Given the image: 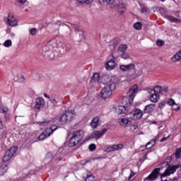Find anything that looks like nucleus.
I'll return each instance as SVG.
<instances>
[{
  "mask_svg": "<svg viewBox=\"0 0 181 181\" xmlns=\"http://www.w3.org/2000/svg\"><path fill=\"white\" fill-rule=\"evenodd\" d=\"M76 119V112L74 110H66L65 113L62 114L61 116H56L54 118V122L59 121L62 125H66L69 122H71Z\"/></svg>",
  "mask_w": 181,
  "mask_h": 181,
  "instance_id": "nucleus-1",
  "label": "nucleus"
},
{
  "mask_svg": "<svg viewBox=\"0 0 181 181\" xmlns=\"http://www.w3.org/2000/svg\"><path fill=\"white\" fill-rule=\"evenodd\" d=\"M57 47V41L51 40L47 42L45 47H42L41 52L42 56H49V53H52L54 49Z\"/></svg>",
  "mask_w": 181,
  "mask_h": 181,
  "instance_id": "nucleus-2",
  "label": "nucleus"
},
{
  "mask_svg": "<svg viewBox=\"0 0 181 181\" xmlns=\"http://www.w3.org/2000/svg\"><path fill=\"white\" fill-rule=\"evenodd\" d=\"M115 90V83H110L109 86H105L100 92V97L102 98H108L111 97L112 91Z\"/></svg>",
  "mask_w": 181,
  "mask_h": 181,
  "instance_id": "nucleus-3",
  "label": "nucleus"
},
{
  "mask_svg": "<svg viewBox=\"0 0 181 181\" xmlns=\"http://www.w3.org/2000/svg\"><path fill=\"white\" fill-rule=\"evenodd\" d=\"M18 148L15 146L11 147L8 151H6L4 156L3 157L4 162H8L12 159V157L16 153Z\"/></svg>",
  "mask_w": 181,
  "mask_h": 181,
  "instance_id": "nucleus-4",
  "label": "nucleus"
},
{
  "mask_svg": "<svg viewBox=\"0 0 181 181\" xmlns=\"http://www.w3.org/2000/svg\"><path fill=\"white\" fill-rule=\"evenodd\" d=\"M179 168L177 165H168L166 170L163 173L160 175L161 177H165L166 176H170V175H173L176 170Z\"/></svg>",
  "mask_w": 181,
  "mask_h": 181,
  "instance_id": "nucleus-5",
  "label": "nucleus"
},
{
  "mask_svg": "<svg viewBox=\"0 0 181 181\" xmlns=\"http://www.w3.org/2000/svg\"><path fill=\"white\" fill-rule=\"evenodd\" d=\"M144 115V112L139 109H135L129 113V117L132 119H141Z\"/></svg>",
  "mask_w": 181,
  "mask_h": 181,
  "instance_id": "nucleus-6",
  "label": "nucleus"
},
{
  "mask_svg": "<svg viewBox=\"0 0 181 181\" xmlns=\"http://www.w3.org/2000/svg\"><path fill=\"white\" fill-rule=\"evenodd\" d=\"M106 132V128L103 129L102 131L95 130L89 136V139H100Z\"/></svg>",
  "mask_w": 181,
  "mask_h": 181,
  "instance_id": "nucleus-7",
  "label": "nucleus"
},
{
  "mask_svg": "<svg viewBox=\"0 0 181 181\" xmlns=\"http://www.w3.org/2000/svg\"><path fill=\"white\" fill-rule=\"evenodd\" d=\"M136 93H138V85H134L129 88L127 95L130 100H134Z\"/></svg>",
  "mask_w": 181,
  "mask_h": 181,
  "instance_id": "nucleus-8",
  "label": "nucleus"
},
{
  "mask_svg": "<svg viewBox=\"0 0 181 181\" xmlns=\"http://www.w3.org/2000/svg\"><path fill=\"white\" fill-rule=\"evenodd\" d=\"M7 23L11 27L16 26V25H18V20L15 18L13 13H8Z\"/></svg>",
  "mask_w": 181,
  "mask_h": 181,
  "instance_id": "nucleus-9",
  "label": "nucleus"
},
{
  "mask_svg": "<svg viewBox=\"0 0 181 181\" xmlns=\"http://www.w3.org/2000/svg\"><path fill=\"white\" fill-rule=\"evenodd\" d=\"M101 83L106 84V86H110V84H115L112 82V76L110 75H105L101 78Z\"/></svg>",
  "mask_w": 181,
  "mask_h": 181,
  "instance_id": "nucleus-10",
  "label": "nucleus"
},
{
  "mask_svg": "<svg viewBox=\"0 0 181 181\" xmlns=\"http://www.w3.org/2000/svg\"><path fill=\"white\" fill-rule=\"evenodd\" d=\"M117 67V63L115 61L110 60L105 64V68L107 71H111V70H114Z\"/></svg>",
  "mask_w": 181,
  "mask_h": 181,
  "instance_id": "nucleus-11",
  "label": "nucleus"
},
{
  "mask_svg": "<svg viewBox=\"0 0 181 181\" xmlns=\"http://www.w3.org/2000/svg\"><path fill=\"white\" fill-rule=\"evenodd\" d=\"M119 70H121V71H131V70H135V64L120 65Z\"/></svg>",
  "mask_w": 181,
  "mask_h": 181,
  "instance_id": "nucleus-12",
  "label": "nucleus"
},
{
  "mask_svg": "<svg viewBox=\"0 0 181 181\" xmlns=\"http://www.w3.org/2000/svg\"><path fill=\"white\" fill-rule=\"evenodd\" d=\"M155 108H156V104L151 103L145 107L144 112V114H151V112L155 111Z\"/></svg>",
  "mask_w": 181,
  "mask_h": 181,
  "instance_id": "nucleus-13",
  "label": "nucleus"
},
{
  "mask_svg": "<svg viewBox=\"0 0 181 181\" xmlns=\"http://www.w3.org/2000/svg\"><path fill=\"white\" fill-rule=\"evenodd\" d=\"M73 136L80 142L84 138V131L78 130L73 133Z\"/></svg>",
  "mask_w": 181,
  "mask_h": 181,
  "instance_id": "nucleus-14",
  "label": "nucleus"
},
{
  "mask_svg": "<svg viewBox=\"0 0 181 181\" xmlns=\"http://www.w3.org/2000/svg\"><path fill=\"white\" fill-rule=\"evenodd\" d=\"M58 56L59 52H57L54 49H52V52H51V53H49L48 56H44V57H46L47 59H50V60H54L55 59H57Z\"/></svg>",
  "mask_w": 181,
  "mask_h": 181,
  "instance_id": "nucleus-15",
  "label": "nucleus"
},
{
  "mask_svg": "<svg viewBox=\"0 0 181 181\" xmlns=\"http://www.w3.org/2000/svg\"><path fill=\"white\" fill-rule=\"evenodd\" d=\"M100 125V117H94L90 123V127L93 129L97 128Z\"/></svg>",
  "mask_w": 181,
  "mask_h": 181,
  "instance_id": "nucleus-16",
  "label": "nucleus"
},
{
  "mask_svg": "<svg viewBox=\"0 0 181 181\" xmlns=\"http://www.w3.org/2000/svg\"><path fill=\"white\" fill-rule=\"evenodd\" d=\"M180 60H181V50L177 52L171 58V62H173V63H177V62H180Z\"/></svg>",
  "mask_w": 181,
  "mask_h": 181,
  "instance_id": "nucleus-17",
  "label": "nucleus"
},
{
  "mask_svg": "<svg viewBox=\"0 0 181 181\" xmlns=\"http://www.w3.org/2000/svg\"><path fill=\"white\" fill-rule=\"evenodd\" d=\"M90 83H97L98 84H100L101 83V78L100 77L99 74H94L93 76V78L90 80Z\"/></svg>",
  "mask_w": 181,
  "mask_h": 181,
  "instance_id": "nucleus-18",
  "label": "nucleus"
},
{
  "mask_svg": "<svg viewBox=\"0 0 181 181\" xmlns=\"http://www.w3.org/2000/svg\"><path fill=\"white\" fill-rule=\"evenodd\" d=\"M159 175V172L158 170L153 171L148 177V180H156V177Z\"/></svg>",
  "mask_w": 181,
  "mask_h": 181,
  "instance_id": "nucleus-19",
  "label": "nucleus"
},
{
  "mask_svg": "<svg viewBox=\"0 0 181 181\" xmlns=\"http://www.w3.org/2000/svg\"><path fill=\"white\" fill-rule=\"evenodd\" d=\"M160 97V95L159 94L153 92L150 95V101H151V103H158V101H159Z\"/></svg>",
  "mask_w": 181,
  "mask_h": 181,
  "instance_id": "nucleus-20",
  "label": "nucleus"
},
{
  "mask_svg": "<svg viewBox=\"0 0 181 181\" xmlns=\"http://www.w3.org/2000/svg\"><path fill=\"white\" fill-rule=\"evenodd\" d=\"M43 105H45V100L41 98H37L35 105L36 108L39 110L40 109V107H43Z\"/></svg>",
  "mask_w": 181,
  "mask_h": 181,
  "instance_id": "nucleus-21",
  "label": "nucleus"
},
{
  "mask_svg": "<svg viewBox=\"0 0 181 181\" xmlns=\"http://www.w3.org/2000/svg\"><path fill=\"white\" fill-rule=\"evenodd\" d=\"M166 19L170 21V22H173L174 23H181V19L171 16H166Z\"/></svg>",
  "mask_w": 181,
  "mask_h": 181,
  "instance_id": "nucleus-22",
  "label": "nucleus"
},
{
  "mask_svg": "<svg viewBox=\"0 0 181 181\" xmlns=\"http://www.w3.org/2000/svg\"><path fill=\"white\" fill-rule=\"evenodd\" d=\"M80 141H78V139L73 136L71 139L69 140V145L71 147L76 146V145L78 144Z\"/></svg>",
  "mask_w": 181,
  "mask_h": 181,
  "instance_id": "nucleus-23",
  "label": "nucleus"
},
{
  "mask_svg": "<svg viewBox=\"0 0 181 181\" xmlns=\"http://www.w3.org/2000/svg\"><path fill=\"white\" fill-rule=\"evenodd\" d=\"M117 10L120 15H124V13H125V11L127 10V7L125 6V4H120L117 5Z\"/></svg>",
  "mask_w": 181,
  "mask_h": 181,
  "instance_id": "nucleus-24",
  "label": "nucleus"
},
{
  "mask_svg": "<svg viewBox=\"0 0 181 181\" xmlns=\"http://www.w3.org/2000/svg\"><path fill=\"white\" fill-rule=\"evenodd\" d=\"M47 130L45 129L39 136V140L40 141H43L46 139V138H49L50 136V134H49V132H47Z\"/></svg>",
  "mask_w": 181,
  "mask_h": 181,
  "instance_id": "nucleus-25",
  "label": "nucleus"
},
{
  "mask_svg": "<svg viewBox=\"0 0 181 181\" xmlns=\"http://www.w3.org/2000/svg\"><path fill=\"white\" fill-rule=\"evenodd\" d=\"M148 93H154L156 94H160L162 93V88L160 86H156L153 90L150 89L148 90Z\"/></svg>",
  "mask_w": 181,
  "mask_h": 181,
  "instance_id": "nucleus-26",
  "label": "nucleus"
},
{
  "mask_svg": "<svg viewBox=\"0 0 181 181\" xmlns=\"http://www.w3.org/2000/svg\"><path fill=\"white\" fill-rule=\"evenodd\" d=\"M116 111L119 115L125 114V112H127V107L125 106H119L116 109Z\"/></svg>",
  "mask_w": 181,
  "mask_h": 181,
  "instance_id": "nucleus-27",
  "label": "nucleus"
},
{
  "mask_svg": "<svg viewBox=\"0 0 181 181\" xmlns=\"http://www.w3.org/2000/svg\"><path fill=\"white\" fill-rule=\"evenodd\" d=\"M8 171V165L6 164H3L0 166V176H2L4 173Z\"/></svg>",
  "mask_w": 181,
  "mask_h": 181,
  "instance_id": "nucleus-28",
  "label": "nucleus"
},
{
  "mask_svg": "<svg viewBox=\"0 0 181 181\" xmlns=\"http://www.w3.org/2000/svg\"><path fill=\"white\" fill-rule=\"evenodd\" d=\"M156 144V140H151L146 145V149H151V148H153Z\"/></svg>",
  "mask_w": 181,
  "mask_h": 181,
  "instance_id": "nucleus-29",
  "label": "nucleus"
},
{
  "mask_svg": "<svg viewBox=\"0 0 181 181\" xmlns=\"http://www.w3.org/2000/svg\"><path fill=\"white\" fill-rule=\"evenodd\" d=\"M59 128L57 125H52L49 129H46L47 132L49 133V135H52L54 131H56Z\"/></svg>",
  "mask_w": 181,
  "mask_h": 181,
  "instance_id": "nucleus-30",
  "label": "nucleus"
},
{
  "mask_svg": "<svg viewBox=\"0 0 181 181\" xmlns=\"http://www.w3.org/2000/svg\"><path fill=\"white\" fill-rule=\"evenodd\" d=\"M129 122V120H128V119L127 118H123L119 120V124L122 126L128 125Z\"/></svg>",
  "mask_w": 181,
  "mask_h": 181,
  "instance_id": "nucleus-31",
  "label": "nucleus"
},
{
  "mask_svg": "<svg viewBox=\"0 0 181 181\" xmlns=\"http://www.w3.org/2000/svg\"><path fill=\"white\" fill-rule=\"evenodd\" d=\"M128 49V46L127 45H121L118 47L119 52H122V53L125 52V51Z\"/></svg>",
  "mask_w": 181,
  "mask_h": 181,
  "instance_id": "nucleus-32",
  "label": "nucleus"
},
{
  "mask_svg": "<svg viewBox=\"0 0 181 181\" xmlns=\"http://www.w3.org/2000/svg\"><path fill=\"white\" fill-rule=\"evenodd\" d=\"M134 28L136 29V30H141L142 29V23L137 22L134 23Z\"/></svg>",
  "mask_w": 181,
  "mask_h": 181,
  "instance_id": "nucleus-33",
  "label": "nucleus"
},
{
  "mask_svg": "<svg viewBox=\"0 0 181 181\" xmlns=\"http://www.w3.org/2000/svg\"><path fill=\"white\" fill-rule=\"evenodd\" d=\"M168 105H171L173 107H175H175H177V104H176V102H175V100H173V99H169L168 100Z\"/></svg>",
  "mask_w": 181,
  "mask_h": 181,
  "instance_id": "nucleus-34",
  "label": "nucleus"
},
{
  "mask_svg": "<svg viewBox=\"0 0 181 181\" xmlns=\"http://www.w3.org/2000/svg\"><path fill=\"white\" fill-rule=\"evenodd\" d=\"M4 46H5V47H11V46H12V40H6L4 43Z\"/></svg>",
  "mask_w": 181,
  "mask_h": 181,
  "instance_id": "nucleus-35",
  "label": "nucleus"
},
{
  "mask_svg": "<svg viewBox=\"0 0 181 181\" xmlns=\"http://www.w3.org/2000/svg\"><path fill=\"white\" fill-rule=\"evenodd\" d=\"M113 146L115 148V151H119V149H122V148H124V144H115Z\"/></svg>",
  "mask_w": 181,
  "mask_h": 181,
  "instance_id": "nucleus-36",
  "label": "nucleus"
},
{
  "mask_svg": "<svg viewBox=\"0 0 181 181\" xmlns=\"http://www.w3.org/2000/svg\"><path fill=\"white\" fill-rule=\"evenodd\" d=\"M37 33V30L36 28H31L30 30V35H32V36H35Z\"/></svg>",
  "mask_w": 181,
  "mask_h": 181,
  "instance_id": "nucleus-37",
  "label": "nucleus"
},
{
  "mask_svg": "<svg viewBox=\"0 0 181 181\" xmlns=\"http://www.w3.org/2000/svg\"><path fill=\"white\" fill-rule=\"evenodd\" d=\"M78 2H79V4H91L93 0H78Z\"/></svg>",
  "mask_w": 181,
  "mask_h": 181,
  "instance_id": "nucleus-38",
  "label": "nucleus"
},
{
  "mask_svg": "<svg viewBox=\"0 0 181 181\" xmlns=\"http://www.w3.org/2000/svg\"><path fill=\"white\" fill-rule=\"evenodd\" d=\"M115 148L113 145L111 147L107 148L105 152H115Z\"/></svg>",
  "mask_w": 181,
  "mask_h": 181,
  "instance_id": "nucleus-39",
  "label": "nucleus"
},
{
  "mask_svg": "<svg viewBox=\"0 0 181 181\" xmlns=\"http://www.w3.org/2000/svg\"><path fill=\"white\" fill-rule=\"evenodd\" d=\"M86 181H95V178L93 175H88Z\"/></svg>",
  "mask_w": 181,
  "mask_h": 181,
  "instance_id": "nucleus-40",
  "label": "nucleus"
},
{
  "mask_svg": "<svg viewBox=\"0 0 181 181\" xmlns=\"http://www.w3.org/2000/svg\"><path fill=\"white\" fill-rule=\"evenodd\" d=\"M122 59H124V60H127V59H129V55L127 52H123L122 54Z\"/></svg>",
  "mask_w": 181,
  "mask_h": 181,
  "instance_id": "nucleus-41",
  "label": "nucleus"
},
{
  "mask_svg": "<svg viewBox=\"0 0 181 181\" xmlns=\"http://www.w3.org/2000/svg\"><path fill=\"white\" fill-rule=\"evenodd\" d=\"M37 124H38L40 127H46V125H47L49 123L47 122H38Z\"/></svg>",
  "mask_w": 181,
  "mask_h": 181,
  "instance_id": "nucleus-42",
  "label": "nucleus"
},
{
  "mask_svg": "<svg viewBox=\"0 0 181 181\" xmlns=\"http://www.w3.org/2000/svg\"><path fill=\"white\" fill-rule=\"evenodd\" d=\"M156 45L157 46H163V45H165V42H163V40H157L156 41Z\"/></svg>",
  "mask_w": 181,
  "mask_h": 181,
  "instance_id": "nucleus-43",
  "label": "nucleus"
},
{
  "mask_svg": "<svg viewBox=\"0 0 181 181\" xmlns=\"http://www.w3.org/2000/svg\"><path fill=\"white\" fill-rule=\"evenodd\" d=\"M137 129H138V125L134 124L130 128V132H134V131H135Z\"/></svg>",
  "mask_w": 181,
  "mask_h": 181,
  "instance_id": "nucleus-44",
  "label": "nucleus"
},
{
  "mask_svg": "<svg viewBox=\"0 0 181 181\" xmlns=\"http://www.w3.org/2000/svg\"><path fill=\"white\" fill-rule=\"evenodd\" d=\"M74 30L75 32H80V35H81V36H84L83 33L81 31V29H80V28L74 27Z\"/></svg>",
  "mask_w": 181,
  "mask_h": 181,
  "instance_id": "nucleus-45",
  "label": "nucleus"
},
{
  "mask_svg": "<svg viewBox=\"0 0 181 181\" xmlns=\"http://www.w3.org/2000/svg\"><path fill=\"white\" fill-rule=\"evenodd\" d=\"M97 148V146H95V144H92L89 146V149L90 151H95V148Z\"/></svg>",
  "mask_w": 181,
  "mask_h": 181,
  "instance_id": "nucleus-46",
  "label": "nucleus"
},
{
  "mask_svg": "<svg viewBox=\"0 0 181 181\" xmlns=\"http://www.w3.org/2000/svg\"><path fill=\"white\" fill-rule=\"evenodd\" d=\"M107 4H109V5H114L115 4V0H105Z\"/></svg>",
  "mask_w": 181,
  "mask_h": 181,
  "instance_id": "nucleus-47",
  "label": "nucleus"
},
{
  "mask_svg": "<svg viewBox=\"0 0 181 181\" xmlns=\"http://www.w3.org/2000/svg\"><path fill=\"white\" fill-rule=\"evenodd\" d=\"M18 81L20 83H23V81H25V76H23V75H21L18 79Z\"/></svg>",
  "mask_w": 181,
  "mask_h": 181,
  "instance_id": "nucleus-48",
  "label": "nucleus"
},
{
  "mask_svg": "<svg viewBox=\"0 0 181 181\" xmlns=\"http://www.w3.org/2000/svg\"><path fill=\"white\" fill-rule=\"evenodd\" d=\"M1 111H2V112H4V114H6V112H8V107H1Z\"/></svg>",
  "mask_w": 181,
  "mask_h": 181,
  "instance_id": "nucleus-49",
  "label": "nucleus"
},
{
  "mask_svg": "<svg viewBox=\"0 0 181 181\" xmlns=\"http://www.w3.org/2000/svg\"><path fill=\"white\" fill-rule=\"evenodd\" d=\"M134 176H135V173H134V172H131V174L129 175V178H128V180H131V179H132V177H134Z\"/></svg>",
  "mask_w": 181,
  "mask_h": 181,
  "instance_id": "nucleus-50",
  "label": "nucleus"
},
{
  "mask_svg": "<svg viewBox=\"0 0 181 181\" xmlns=\"http://www.w3.org/2000/svg\"><path fill=\"white\" fill-rule=\"evenodd\" d=\"M49 101H51V103L52 104H54V105H57V102L56 101V99H50Z\"/></svg>",
  "mask_w": 181,
  "mask_h": 181,
  "instance_id": "nucleus-51",
  "label": "nucleus"
},
{
  "mask_svg": "<svg viewBox=\"0 0 181 181\" xmlns=\"http://www.w3.org/2000/svg\"><path fill=\"white\" fill-rule=\"evenodd\" d=\"M158 107L159 108H160V110H162L163 108L165 107V104L163 103H159Z\"/></svg>",
  "mask_w": 181,
  "mask_h": 181,
  "instance_id": "nucleus-52",
  "label": "nucleus"
},
{
  "mask_svg": "<svg viewBox=\"0 0 181 181\" xmlns=\"http://www.w3.org/2000/svg\"><path fill=\"white\" fill-rule=\"evenodd\" d=\"M173 111H179L180 110V107L177 106V107H173Z\"/></svg>",
  "mask_w": 181,
  "mask_h": 181,
  "instance_id": "nucleus-53",
  "label": "nucleus"
},
{
  "mask_svg": "<svg viewBox=\"0 0 181 181\" xmlns=\"http://www.w3.org/2000/svg\"><path fill=\"white\" fill-rule=\"evenodd\" d=\"M0 129H4V124L2 123V120L0 119Z\"/></svg>",
  "mask_w": 181,
  "mask_h": 181,
  "instance_id": "nucleus-54",
  "label": "nucleus"
},
{
  "mask_svg": "<svg viewBox=\"0 0 181 181\" xmlns=\"http://www.w3.org/2000/svg\"><path fill=\"white\" fill-rule=\"evenodd\" d=\"M168 138H169V136L168 137H164L163 139H160V142H165V141H166L168 139Z\"/></svg>",
  "mask_w": 181,
  "mask_h": 181,
  "instance_id": "nucleus-55",
  "label": "nucleus"
},
{
  "mask_svg": "<svg viewBox=\"0 0 181 181\" xmlns=\"http://www.w3.org/2000/svg\"><path fill=\"white\" fill-rule=\"evenodd\" d=\"M20 4H25L26 2V0H18Z\"/></svg>",
  "mask_w": 181,
  "mask_h": 181,
  "instance_id": "nucleus-56",
  "label": "nucleus"
},
{
  "mask_svg": "<svg viewBox=\"0 0 181 181\" xmlns=\"http://www.w3.org/2000/svg\"><path fill=\"white\" fill-rule=\"evenodd\" d=\"M175 158H176V159H179V158H180V156L179 154H177V152H176V153H175Z\"/></svg>",
  "mask_w": 181,
  "mask_h": 181,
  "instance_id": "nucleus-57",
  "label": "nucleus"
},
{
  "mask_svg": "<svg viewBox=\"0 0 181 181\" xmlns=\"http://www.w3.org/2000/svg\"><path fill=\"white\" fill-rule=\"evenodd\" d=\"M99 2L100 5H104V2H105L104 0H99Z\"/></svg>",
  "mask_w": 181,
  "mask_h": 181,
  "instance_id": "nucleus-58",
  "label": "nucleus"
},
{
  "mask_svg": "<svg viewBox=\"0 0 181 181\" xmlns=\"http://www.w3.org/2000/svg\"><path fill=\"white\" fill-rule=\"evenodd\" d=\"M44 97H45V98H50V96L46 93L44 94Z\"/></svg>",
  "mask_w": 181,
  "mask_h": 181,
  "instance_id": "nucleus-59",
  "label": "nucleus"
},
{
  "mask_svg": "<svg viewBox=\"0 0 181 181\" xmlns=\"http://www.w3.org/2000/svg\"><path fill=\"white\" fill-rule=\"evenodd\" d=\"M151 124L156 125L158 124V122L156 121H153V122H151Z\"/></svg>",
  "mask_w": 181,
  "mask_h": 181,
  "instance_id": "nucleus-60",
  "label": "nucleus"
},
{
  "mask_svg": "<svg viewBox=\"0 0 181 181\" xmlns=\"http://www.w3.org/2000/svg\"><path fill=\"white\" fill-rule=\"evenodd\" d=\"M111 57H112V59H117L118 58L117 57H115L114 54H112Z\"/></svg>",
  "mask_w": 181,
  "mask_h": 181,
  "instance_id": "nucleus-61",
  "label": "nucleus"
},
{
  "mask_svg": "<svg viewBox=\"0 0 181 181\" xmlns=\"http://www.w3.org/2000/svg\"><path fill=\"white\" fill-rule=\"evenodd\" d=\"M163 90H164L165 93H167V92H168V88H165L163 89Z\"/></svg>",
  "mask_w": 181,
  "mask_h": 181,
  "instance_id": "nucleus-62",
  "label": "nucleus"
},
{
  "mask_svg": "<svg viewBox=\"0 0 181 181\" xmlns=\"http://www.w3.org/2000/svg\"><path fill=\"white\" fill-rule=\"evenodd\" d=\"M175 16H177L178 18H180V15L179 14V13H177L175 14Z\"/></svg>",
  "mask_w": 181,
  "mask_h": 181,
  "instance_id": "nucleus-63",
  "label": "nucleus"
},
{
  "mask_svg": "<svg viewBox=\"0 0 181 181\" xmlns=\"http://www.w3.org/2000/svg\"><path fill=\"white\" fill-rule=\"evenodd\" d=\"M160 11V12H162V11H163V8H161Z\"/></svg>",
  "mask_w": 181,
  "mask_h": 181,
  "instance_id": "nucleus-64",
  "label": "nucleus"
}]
</instances>
